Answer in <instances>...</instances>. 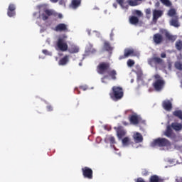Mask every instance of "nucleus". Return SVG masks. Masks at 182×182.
<instances>
[{
	"label": "nucleus",
	"mask_w": 182,
	"mask_h": 182,
	"mask_svg": "<svg viewBox=\"0 0 182 182\" xmlns=\"http://www.w3.org/2000/svg\"><path fill=\"white\" fill-rule=\"evenodd\" d=\"M113 36H114L113 31H112V33H110V40L111 41H113Z\"/></svg>",
	"instance_id": "49"
},
{
	"label": "nucleus",
	"mask_w": 182,
	"mask_h": 182,
	"mask_svg": "<svg viewBox=\"0 0 182 182\" xmlns=\"http://www.w3.org/2000/svg\"><path fill=\"white\" fill-rule=\"evenodd\" d=\"M129 5H130V6H137V1L136 0L133 1V0H129Z\"/></svg>",
	"instance_id": "38"
},
{
	"label": "nucleus",
	"mask_w": 182,
	"mask_h": 182,
	"mask_svg": "<svg viewBox=\"0 0 182 182\" xmlns=\"http://www.w3.org/2000/svg\"><path fill=\"white\" fill-rule=\"evenodd\" d=\"M93 46L92 44H89L87 47L85 49V54L84 55L83 59H85V56H87L90 55V53H95L96 52V50L92 48Z\"/></svg>",
	"instance_id": "18"
},
{
	"label": "nucleus",
	"mask_w": 182,
	"mask_h": 182,
	"mask_svg": "<svg viewBox=\"0 0 182 182\" xmlns=\"http://www.w3.org/2000/svg\"><path fill=\"white\" fill-rule=\"evenodd\" d=\"M82 174L85 178H89L92 180L93 178V171L88 167H85L82 168Z\"/></svg>",
	"instance_id": "11"
},
{
	"label": "nucleus",
	"mask_w": 182,
	"mask_h": 182,
	"mask_svg": "<svg viewBox=\"0 0 182 182\" xmlns=\"http://www.w3.org/2000/svg\"><path fill=\"white\" fill-rule=\"evenodd\" d=\"M56 32H60L61 31H66V25L65 24H59L55 28Z\"/></svg>",
	"instance_id": "28"
},
{
	"label": "nucleus",
	"mask_w": 182,
	"mask_h": 182,
	"mask_svg": "<svg viewBox=\"0 0 182 182\" xmlns=\"http://www.w3.org/2000/svg\"><path fill=\"white\" fill-rule=\"evenodd\" d=\"M41 32H43V30H41Z\"/></svg>",
	"instance_id": "64"
},
{
	"label": "nucleus",
	"mask_w": 182,
	"mask_h": 182,
	"mask_svg": "<svg viewBox=\"0 0 182 182\" xmlns=\"http://www.w3.org/2000/svg\"><path fill=\"white\" fill-rule=\"evenodd\" d=\"M134 82V79H132L131 80V83H133Z\"/></svg>",
	"instance_id": "58"
},
{
	"label": "nucleus",
	"mask_w": 182,
	"mask_h": 182,
	"mask_svg": "<svg viewBox=\"0 0 182 182\" xmlns=\"http://www.w3.org/2000/svg\"><path fill=\"white\" fill-rule=\"evenodd\" d=\"M161 2L165 5V6H171V1H170V0H161Z\"/></svg>",
	"instance_id": "32"
},
{
	"label": "nucleus",
	"mask_w": 182,
	"mask_h": 182,
	"mask_svg": "<svg viewBox=\"0 0 182 182\" xmlns=\"http://www.w3.org/2000/svg\"><path fill=\"white\" fill-rule=\"evenodd\" d=\"M182 146H178V145H176L175 146V149H176L177 150H180V149H181Z\"/></svg>",
	"instance_id": "50"
},
{
	"label": "nucleus",
	"mask_w": 182,
	"mask_h": 182,
	"mask_svg": "<svg viewBox=\"0 0 182 182\" xmlns=\"http://www.w3.org/2000/svg\"><path fill=\"white\" fill-rule=\"evenodd\" d=\"M148 63L152 68H158L159 65L164 66V61L160 58L154 57L152 58L148 59Z\"/></svg>",
	"instance_id": "7"
},
{
	"label": "nucleus",
	"mask_w": 182,
	"mask_h": 182,
	"mask_svg": "<svg viewBox=\"0 0 182 182\" xmlns=\"http://www.w3.org/2000/svg\"><path fill=\"white\" fill-rule=\"evenodd\" d=\"M171 26H174V28H179L180 24L179 23H171Z\"/></svg>",
	"instance_id": "47"
},
{
	"label": "nucleus",
	"mask_w": 182,
	"mask_h": 182,
	"mask_svg": "<svg viewBox=\"0 0 182 182\" xmlns=\"http://www.w3.org/2000/svg\"><path fill=\"white\" fill-rule=\"evenodd\" d=\"M117 136L119 140H122L126 136V130L122 127H118L117 129Z\"/></svg>",
	"instance_id": "15"
},
{
	"label": "nucleus",
	"mask_w": 182,
	"mask_h": 182,
	"mask_svg": "<svg viewBox=\"0 0 182 182\" xmlns=\"http://www.w3.org/2000/svg\"><path fill=\"white\" fill-rule=\"evenodd\" d=\"M50 2H53V4H56V2H58V0H50Z\"/></svg>",
	"instance_id": "54"
},
{
	"label": "nucleus",
	"mask_w": 182,
	"mask_h": 182,
	"mask_svg": "<svg viewBox=\"0 0 182 182\" xmlns=\"http://www.w3.org/2000/svg\"><path fill=\"white\" fill-rule=\"evenodd\" d=\"M162 106L165 110H167V112H170V110H171L172 105L171 102H170L169 100L164 101Z\"/></svg>",
	"instance_id": "19"
},
{
	"label": "nucleus",
	"mask_w": 182,
	"mask_h": 182,
	"mask_svg": "<svg viewBox=\"0 0 182 182\" xmlns=\"http://www.w3.org/2000/svg\"><path fill=\"white\" fill-rule=\"evenodd\" d=\"M173 116H176V117H178V119H181L182 120V111L181 110H176L173 112Z\"/></svg>",
	"instance_id": "30"
},
{
	"label": "nucleus",
	"mask_w": 182,
	"mask_h": 182,
	"mask_svg": "<svg viewBox=\"0 0 182 182\" xmlns=\"http://www.w3.org/2000/svg\"><path fill=\"white\" fill-rule=\"evenodd\" d=\"M133 139L135 143H142L143 142V136L139 132H135L133 135Z\"/></svg>",
	"instance_id": "17"
},
{
	"label": "nucleus",
	"mask_w": 182,
	"mask_h": 182,
	"mask_svg": "<svg viewBox=\"0 0 182 182\" xmlns=\"http://www.w3.org/2000/svg\"><path fill=\"white\" fill-rule=\"evenodd\" d=\"M104 49L107 52H110V50H113V47L110 46V43L108 41H105Z\"/></svg>",
	"instance_id": "27"
},
{
	"label": "nucleus",
	"mask_w": 182,
	"mask_h": 182,
	"mask_svg": "<svg viewBox=\"0 0 182 182\" xmlns=\"http://www.w3.org/2000/svg\"><path fill=\"white\" fill-rule=\"evenodd\" d=\"M39 16H41V11H39V13L34 12L33 14V17L34 18V19H41Z\"/></svg>",
	"instance_id": "39"
},
{
	"label": "nucleus",
	"mask_w": 182,
	"mask_h": 182,
	"mask_svg": "<svg viewBox=\"0 0 182 182\" xmlns=\"http://www.w3.org/2000/svg\"><path fill=\"white\" fill-rule=\"evenodd\" d=\"M47 42H48V43H49V39L47 40Z\"/></svg>",
	"instance_id": "62"
},
{
	"label": "nucleus",
	"mask_w": 182,
	"mask_h": 182,
	"mask_svg": "<svg viewBox=\"0 0 182 182\" xmlns=\"http://www.w3.org/2000/svg\"><path fill=\"white\" fill-rule=\"evenodd\" d=\"M141 80V73L138 75V82Z\"/></svg>",
	"instance_id": "48"
},
{
	"label": "nucleus",
	"mask_w": 182,
	"mask_h": 182,
	"mask_svg": "<svg viewBox=\"0 0 182 182\" xmlns=\"http://www.w3.org/2000/svg\"><path fill=\"white\" fill-rule=\"evenodd\" d=\"M52 16L55 18V19H62V18H63L62 14L55 12L53 9H45L43 13L39 16V18L42 19V21H48L52 18Z\"/></svg>",
	"instance_id": "3"
},
{
	"label": "nucleus",
	"mask_w": 182,
	"mask_h": 182,
	"mask_svg": "<svg viewBox=\"0 0 182 182\" xmlns=\"http://www.w3.org/2000/svg\"><path fill=\"white\" fill-rule=\"evenodd\" d=\"M164 33H165L166 38H167L168 41H171V42H174V41L177 39V36H173L166 30H164Z\"/></svg>",
	"instance_id": "21"
},
{
	"label": "nucleus",
	"mask_w": 182,
	"mask_h": 182,
	"mask_svg": "<svg viewBox=\"0 0 182 182\" xmlns=\"http://www.w3.org/2000/svg\"><path fill=\"white\" fill-rule=\"evenodd\" d=\"M113 6H114V8H115V9L117 8V4L114 3V4H113Z\"/></svg>",
	"instance_id": "55"
},
{
	"label": "nucleus",
	"mask_w": 182,
	"mask_h": 182,
	"mask_svg": "<svg viewBox=\"0 0 182 182\" xmlns=\"http://www.w3.org/2000/svg\"><path fill=\"white\" fill-rule=\"evenodd\" d=\"M7 15L9 18L16 16V6L14 4H10L7 9Z\"/></svg>",
	"instance_id": "9"
},
{
	"label": "nucleus",
	"mask_w": 182,
	"mask_h": 182,
	"mask_svg": "<svg viewBox=\"0 0 182 182\" xmlns=\"http://www.w3.org/2000/svg\"><path fill=\"white\" fill-rule=\"evenodd\" d=\"M105 141H109L111 149H113V150H117L116 149V147H114V144H116V140L114 139V136H107V138L105 139Z\"/></svg>",
	"instance_id": "16"
},
{
	"label": "nucleus",
	"mask_w": 182,
	"mask_h": 182,
	"mask_svg": "<svg viewBox=\"0 0 182 182\" xmlns=\"http://www.w3.org/2000/svg\"><path fill=\"white\" fill-rule=\"evenodd\" d=\"M122 146L124 147H127L130 144V138L129 136H125L122 139Z\"/></svg>",
	"instance_id": "26"
},
{
	"label": "nucleus",
	"mask_w": 182,
	"mask_h": 182,
	"mask_svg": "<svg viewBox=\"0 0 182 182\" xmlns=\"http://www.w3.org/2000/svg\"><path fill=\"white\" fill-rule=\"evenodd\" d=\"M92 35H95V36H97V38H100V33L97 31H93Z\"/></svg>",
	"instance_id": "44"
},
{
	"label": "nucleus",
	"mask_w": 182,
	"mask_h": 182,
	"mask_svg": "<svg viewBox=\"0 0 182 182\" xmlns=\"http://www.w3.org/2000/svg\"><path fill=\"white\" fill-rule=\"evenodd\" d=\"M164 134L166 136V137H168L169 139L173 138V136H174V134H173V130L171 129V126H168L166 127V130L164 132Z\"/></svg>",
	"instance_id": "22"
},
{
	"label": "nucleus",
	"mask_w": 182,
	"mask_h": 182,
	"mask_svg": "<svg viewBox=\"0 0 182 182\" xmlns=\"http://www.w3.org/2000/svg\"><path fill=\"white\" fill-rule=\"evenodd\" d=\"M177 75H178V76L179 77H182V73H181V72L178 73Z\"/></svg>",
	"instance_id": "52"
},
{
	"label": "nucleus",
	"mask_w": 182,
	"mask_h": 182,
	"mask_svg": "<svg viewBox=\"0 0 182 182\" xmlns=\"http://www.w3.org/2000/svg\"><path fill=\"white\" fill-rule=\"evenodd\" d=\"M123 124H124V126H127V123H126L125 122H123Z\"/></svg>",
	"instance_id": "57"
},
{
	"label": "nucleus",
	"mask_w": 182,
	"mask_h": 182,
	"mask_svg": "<svg viewBox=\"0 0 182 182\" xmlns=\"http://www.w3.org/2000/svg\"><path fill=\"white\" fill-rule=\"evenodd\" d=\"M79 66H82V63H79Z\"/></svg>",
	"instance_id": "59"
},
{
	"label": "nucleus",
	"mask_w": 182,
	"mask_h": 182,
	"mask_svg": "<svg viewBox=\"0 0 182 182\" xmlns=\"http://www.w3.org/2000/svg\"><path fill=\"white\" fill-rule=\"evenodd\" d=\"M171 127L175 130L176 132H180L182 129V124L178 122H173L171 124Z\"/></svg>",
	"instance_id": "23"
},
{
	"label": "nucleus",
	"mask_w": 182,
	"mask_h": 182,
	"mask_svg": "<svg viewBox=\"0 0 182 182\" xmlns=\"http://www.w3.org/2000/svg\"><path fill=\"white\" fill-rule=\"evenodd\" d=\"M151 147H159L160 150H171V143L165 138H158L151 143Z\"/></svg>",
	"instance_id": "1"
},
{
	"label": "nucleus",
	"mask_w": 182,
	"mask_h": 182,
	"mask_svg": "<svg viewBox=\"0 0 182 182\" xmlns=\"http://www.w3.org/2000/svg\"><path fill=\"white\" fill-rule=\"evenodd\" d=\"M163 16V11L161 10H157L154 9L153 10V18L152 21L154 23H157V21H159V18H161Z\"/></svg>",
	"instance_id": "12"
},
{
	"label": "nucleus",
	"mask_w": 182,
	"mask_h": 182,
	"mask_svg": "<svg viewBox=\"0 0 182 182\" xmlns=\"http://www.w3.org/2000/svg\"><path fill=\"white\" fill-rule=\"evenodd\" d=\"M43 53L48 56H52V52L48 51V50H43Z\"/></svg>",
	"instance_id": "42"
},
{
	"label": "nucleus",
	"mask_w": 182,
	"mask_h": 182,
	"mask_svg": "<svg viewBox=\"0 0 182 182\" xmlns=\"http://www.w3.org/2000/svg\"><path fill=\"white\" fill-rule=\"evenodd\" d=\"M162 41H163V36H161L159 33H156L154 35V42L156 45H159V43H161Z\"/></svg>",
	"instance_id": "20"
},
{
	"label": "nucleus",
	"mask_w": 182,
	"mask_h": 182,
	"mask_svg": "<svg viewBox=\"0 0 182 182\" xmlns=\"http://www.w3.org/2000/svg\"><path fill=\"white\" fill-rule=\"evenodd\" d=\"M87 32L88 35H90V29H87Z\"/></svg>",
	"instance_id": "56"
},
{
	"label": "nucleus",
	"mask_w": 182,
	"mask_h": 182,
	"mask_svg": "<svg viewBox=\"0 0 182 182\" xmlns=\"http://www.w3.org/2000/svg\"><path fill=\"white\" fill-rule=\"evenodd\" d=\"M150 181L151 182H159V181H160V178H159V176L154 175L151 177Z\"/></svg>",
	"instance_id": "33"
},
{
	"label": "nucleus",
	"mask_w": 182,
	"mask_h": 182,
	"mask_svg": "<svg viewBox=\"0 0 182 182\" xmlns=\"http://www.w3.org/2000/svg\"><path fill=\"white\" fill-rule=\"evenodd\" d=\"M58 4L59 5H61V6H66V1H65V0H60Z\"/></svg>",
	"instance_id": "43"
},
{
	"label": "nucleus",
	"mask_w": 182,
	"mask_h": 182,
	"mask_svg": "<svg viewBox=\"0 0 182 182\" xmlns=\"http://www.w3.org/2000/svg\"><path fill=\"white\" fill-rule=\"evenodd\" d=\"M112 100H119L123 97V89L120 87H113L112 93H110Z\"/></svg>",
	"instance_id": "5"
},
{
	"label": "nucleus",
	"mask_w": 182,
	"mask_h": 182,
	"mask_svg": "<svg viewBox=\"0 0 182 182\" xmlns=\"http://www.w3.org/2000/svg\"><path fill=\"white\" fill-rule=\"evenodd\" d=\"M154 77L156 80L155 83L153 84V86L156 92H160V90H162L163 87H164V80L158 74L155 75Z\"/></svg>",
	"instance_id": "6"
},
{
	"label": "nucleus",
	"mask_w": 182,
	"mask_h": 182,
	"mask_svg": "<svg viewBox=\"0 0 182 182\" xmlns=\"http://www.w3.org/2000/svg\"><path fill=\"white\" fill-rule=\"evenodd\" d=\"M145 14L146 15V18H148V19H150V15H151V9L149 8L145 9Z\"/></svg>",
	"instance_id": "34"
},
{
	"label": "nucleus",
	"mask_w": 182,
	"mask_h": 182,
	"mask_svg": "<svg viewBox=\"0 0 182 182\" xmlns=\"http://www.w3.org/2000/svg\"><path fill=\"white\" fill-rule=\"evenodd\" d=\"M129 121L132 123V124H139V123H143V120L141 119V117L137 114H133L130 117Z\"/></svg>",
	"instance_id": "13"
},
{
	"label": "nucleus",
	"mask_w": 182,
	"mask_h": 182,
	"mask_svg": "<svg viewBox=\"0 0 182 182\" xmlns=\"http://www.w3.org/2000/svg\"><path fill=\"white\" fill-rule=\"evenodd\" d=\"M68 62L69 55H65L59 60L58 65H60V66H65V65H67Z\"/></svg>",
	"instance_id": "24"
},
{
	"label": "nucleus",
	"mask_w": 182,
	"mask_h": 182,
	"mask_svg": "<svg viewBox=\"0 0 182 182\" xmlns=\"http://www.w3.org/2000/svg\"><path fill=\"white\" fill-rule=\"evenodd\" d=\"M119 59H120V60L123 59V57H122V56H121V57H119Z\"/></svg>",
	"instance_id": "60"
},
{
	"label": "nucleus",
	"mask_w": 182,
	"mask_h": 182,
	"mask_svg": "<svg viewBox=\"0 0 182 182\" xmlns=\"http://www.w3.org/2000/svg\"><path fill=\"white\" fill-rule=\"evenodd\" d=\"M37 8L39 9V11H41L42 8H43V6H38Z\"/></svg>",
	"instance_id": "53"
},
{
	"label": "nucleus",
	"mask_w": 182,
	"mask_h": 182,
	"mask_svg": "<svg viewBox=\"0 0 182 182\" xmlns=\"http://www.w3.org/2000/svg\"><path fill=\"white\" fill-rule=\"evenodd\" d=\"M168 68H169V69H171V66H170V65H169V67H168Z\"/></svg>",
	"instance_id": "63"
},
{
	"label": "nucleus",
	"mask_w": 182,
	"mask_h": 182,
	"mask_svg": "<svg viewBox=\"0 0 182 182\" xmlns=\"http://www.w3.org/2000/svg\"><path fill=\"white\" fill-rule=\"evenodd\" d=\"M175 68L178 70H182V63L181 62H176L175 63Z\"/></svg>",
	"instance_id": "36"
},
{
	"label": "nucleus",
	"mask_w": 182,
	"mask_h": 182,
	"mask_svg": "<svg viewBox=\"0 0 182 182\" xmlns=\"http://www.w3.org/2000/svg\"><path fill=\"white\" fill-rule=\"evenodd\" d=\"M161 58H166V53H162L161 54Z\"/></svg>",
	"instance_id": "51"
},
{
	"label": "nucleus",
	"mask_w": 182,
	"mask_h": 182,
	"mask_svg": "<svg viewBox=\"0 0 182 182\" xmlns=\"http://www.w3.org/2000/svg\"><path fill=\"white\" fill-rule=\"evenodd\" d=\"M68 52H70V53H77V52H79V46L72 44L68 49Z\"/></svg>",
	"instance_id": "25"
},
{
	"label": "nucleus",
	"mask_w": 182,
	"mask_h": 182,
	"mask_svg": "<svg viewBox=\"0 0 182 182\" xmlns=\"http://www.w3.org/2000/svg\"><path fill=\"white\" fill-rule=\"evenodd\" d=\"M134 65V60H128L127 61V66H129V68H132V66H133Z\"/></svg>",
	"instance_id": "41"
},
{
	"label": "nucleus",
	"mask_w": 182,
	"mask_h": 182,
	"mask_svg": "<svg viewBox=\"0 0 182 182\" xmlns=\"http://www.w3.org/2000/svg\"><path fill=\"white\" fill-rule=\"evenodd\" d=\"M47 110H48V112H52V110H53V108L52 107V106L48 105Z\"/></svg>",
	"instance_id": "45"
},
{
	"label": "nucleus",
	"mask_w": 182,
	"mask_h": 182,
	"mask_svg": "<svg viewBox=\"0 0 182 182\" xmlns=\"http://www.w3.org/2000/svg\"><path fill=\"white\" fill-rule=\"evenodd\" d=\"M133 14L136 15V16L139 17L143 16V13H141L139 10H134Z\"/></svg>",
	"instance_id": "37"
},
{
	"label": "nucleus",
	"mask_w": 182,
	"mask_h": 182,
	"mask_svg": "<svg viewBox=\"0 0 182 182\" xmlns=\"http://www.w3.org/2000/svg\"><path fill=\"white\" fill-rule=\"evenodd\" d=\"M116 2L118 3V4L120 5V6L122 7V9H124V0H116Z\"/></svg>",
	"instance_id": "40"
},
{
	"label": "nucleus",
	"mask_w": 182,
	"mask_h": 182,
	"mask_svg": "<svg viewBox=\"0 0 182 182\" xmlns=\"http://www.w3.org/2000/svg\"><path fill=\"white\" fill-rule=\"evenodd\" d=\"M130 23H139V18L135 16H132L129 17Z\"/></svg>",
	"instance_id": "29"
},
{
	"label": "nucleus",
	"mask_w": 182,
	"mask_h": 182,
	"mask_svg": "<svg viewBox=\"0 0 182 182\" xmlns=\"http://www.w3.org/2000/svg\"><path fill=\"white\" fill-rule=\"evenodd\" d=\"M110 80V78H109V75H105L101 79L102 83H107Z\"/></svg>",
	"instance_id": "35"
},
{
	"label": "nucleus",
	"mask_w": 182,
	"mask_h": 182,
	"mask_svg": "<svg viewBox=\"0 0 182 182\" xmlns=\"http://www.w3.org/2000/svg\"><path fill=\"white\" fill-rule=\"evenodd\" d=\"M175 46L178 50H181L182 49V41H177L176 42Z\"/></svg>",
	"instance_id": "31"
},
{
	"label": "nucleus",
	"mask_w": 182,
	"mask_h": 182,
	"mask_svg": "<svg viewBox=\"0 0 182 182\" xmlns=\"http://www.w3.org/2000/svg\"><path fill=\"white\" fill-rule=\"evenodd\" d=\"M80 89H82V90H87V86L86 85H82L81 87H80Z\"/></svg>",
	"instance_id": "46"
},
{
	"label": "nucleus",
	"mask_w": 182,
	"mask_h": 182,
	"mask_svg": "<svg viewBox=\"0 0 182 182\" xmlns=\"http://www.w3.org/2000/svg\"><path fill=\"white\" fill-rule=\"evenodd\" d=\"M168 15L172 17L170 23H178V16H177V11L175 9H170Z\"/></svg>",
	"instance_id": "8"
},
{
	"label": "nucleus",
	"mask_w": 182,
	"mask_h": 182,
	"mask_svg": "<svg viewBox=\"0 0 182 182\" xmlns=\"http://www.w3.org/2000/svg\"><path fill=\"white\" fill-rule=\"evenodd\" d=\"M124 58H129V56H140V53L139 51L134 50L133 48H126L124 50Z\"/></svg>",
	"instance_id": "10"
},
{
	"label": "nucleus",
	"mask_w": 182,
	"mask_h": 182,
	"mask_svg": "<svg viewBox=\"0 0 182 182\" xmlns=\"http://www.w3.org/2000/svg\"><path fill=\"white\" fill-rule=\"evenodd\" d=\"M82 5V0H71L69 6L71 9H77Z\"/></svg>",
	"instance_id": "14"
},
{
	"label": "nucleus",
	"mask_w": 182,
	"mask_h": 182,
	"mask_svg": "<svg viewBox=\"0 0 182 182\" xmlns=\"http://www.w3.org/2000/svg\"><path fill=\"white\" fill-rule=\"evenodd\" d=\"M97 72L100 73V75H105V73H107V75H109V76H110L113 80H115L116 75H117L116 70H110L109 63H102L98 65Z\"/></svg>",
	"instance_id": "2"
},
{
	"label": "nucleus",
	"mask_w": 182,
	"mask_h": 182,
	"mask_svg": "<svg viewBox=\"0 0 182 182\" xmlns=\"http://www.w3.org/2000/svg\"><path fill=\"white\" fill-rule=\"evenodd\" d=\"M170 162H171V164H173V161H169Z\"/></svg>",
	"instance_id": "61"
},
{
	"label": "nucleus",
	"mask_w": 182,
	"mask_h": 182,
	"mask_svg": "<svg viewBox=\"0 0 182 182\" xmlns=\"http://www.w3.org/2000/svg\"><path fill=\"white\" fill-rule=\"evenodd\" d=\"M66 39H68V36L65 34H63L58 37L55 46L56 50H61V52H66V50H68V46Z\"/></svg>",
	"instance_id": "4"
}]
</instances>
